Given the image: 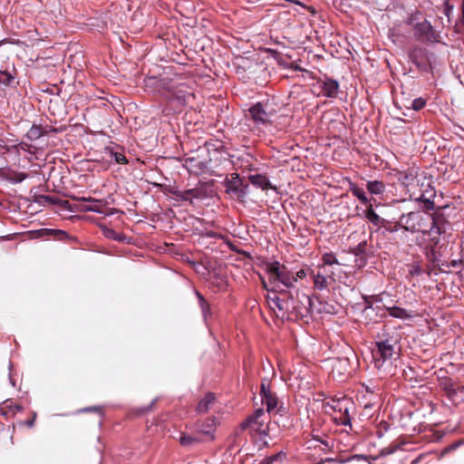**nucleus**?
Masks as SVG:
<instances>
[{
	"label": "nucleus",
	"instance_id": "nucleus-1",
	"mask_svg": "<svg viewBox=\"0 0 464 464\" xmlns=\"http://www.w3.org/2000/svg\"><path fill=\"white\" fill-rule=\"evenodd\" d=\"M266 302L277 318L287 321L309 320L311 296L298 289L267 294Z\"/></svg>",
	"mask_w": 464,
	"mask_h": 464
},
{
	"label": "nucleus",
	"instance_id": "nucleus-2",
	"mask_svg": "<svg viewBox=\"0 0 464 464\" xmlns=\"http://www.w3.org/2000/svg\"><path fill=\"white\" fill-rule=\"evenodd\" d=\"M419 12L409 15L406 20L408 25L412 26L415 39L420 43L435 44L440 42V35L431 25L430 22L424 19L419 22Z\"/></svg>",
	"mask_w": 464,
	"mask_h": 464
},
{
	"label": "nucleus",
	"instance_id": "nucleus-3",
	"mask_svg": "<svg viewBox=\"0 0 464 464\" xmlns=\"http://www.w3.org/2000/svg\"><path fill=\"white\" fill-rule=\"evenodd\" d=\"M310 278L314 283V289L324 291L328 289L332 281H338L339 284H343L345 287L347 274L344 272V276L343 278L341 276H335V271L330 270L326 266H317L310 270ZM337 289L341 290V285L337 286Z\"/></svg>",
	"mask_w": 464,
	"mask_h": 464
},
{
	"label": "nucleus",
	"instance_id": "nucleus-4",
	"mask_svg": "<svg viewBox=\"0 0 464 464\" xmlns=\"http://www.w3.org/2000/svg\"><path fill=\"white\" fill-rule=\"evenodd\" d=\"M397 341L390 335L382 334L375 341V347L372 349V358L376 368H381L383 363L392 359L395 354Z\"/></svg>",
	"mask_w": 464,
	"mask_h": 464
},
{
	"label": "nucleus",
	"instance_id": "nucleus-5",
	"mask_svg": "<svg viewBox=\"0 0 464 464\" xmlns=\"http://www.w3.org/2000/svg\"><path fill=\"white\" fill-rule=\"evenodd\" d=\"M424 219L425 215L420 210L409 211L400 216L399 226H401V229L412 234L416 232L424 233Z\"/></svg>",
	"mask_w": 464,
	"mask_h": 464
},
{
	"label": "nucleus",
	"instance_id": "nucleus-6",
	"mask_svg": "<svg viewBox=\"0 0 464 464\" xmlns=\"http://www.w3.org/2000/svg\"><path fill=\"white\" fill-rule=\"evenodd\" d=\"M297 281L294 273L287 269L286 266L270 282L273 285L271 289L267 287L266 283L264 281V287L268 291V294H279L280 290H292L294 284Z\"/></svg>",
	"mask_w": 464,
	"mask_h": 464
},
{
	"label": "nucleus",
	"instance_id": "nucleus-7",
	"mask_svg": "<svg viewBox=\"0 0 464 464\" xmlns=\"http://www.w3.org/2000/svg\"><path fill=\"white\" fill-rule=\"evenodd\" d=\"M410 61L420 70L429 72L431 70V60L434 54L428 49L415 45L408 52Z\"/></svg>",
	"mask_w": 464,
	"mask_h": 464
},
{
	"label": "nucleus",
	"instance_id": "nucleus-8",
	"mask_svg": "<svg viewBox=\"0 0 464 464\" xmlns=\"http://www.w3.org/2000/svg\"><path fill=\"white\" fill-rule=\"evenodd\" d=\"M272 113L267 111L262 102H256L246 111V118L252 121L259 130L271 125Z\"/></svg>",
	"mask_w": 464,
	"mask_h": 464
},
{
	"label": "nucleus",
	"instance_id": "nucleus-9",
	"mask_svg": "<svg viewBox=\"0 0 464 464\" xmlns=\"http://www.w3.org/2000/svg\"><path fill=\"white\" fill-rule=\"evenodd\" d=\"M160 87L166 90L164 96L167 100L176 102L178 105L185 106L194 98L192 92L184 87H169L166 80L160 81Z\"/></svg>",
	"mask_w": 464,
	"mask_h": 464
},
{
	"label": "nucleus",
	"instance_id": "nucleus-10",
	"mask_svg": "<svg viewBox=\"0 0 464 464\" xmlns=\"http://www.w3.org/2000/svg\"><path fill=\"white\" fill-rule=\"evenodd\" d=\"M226 192L243 201L247 195L248 185L244 183L238 173H232L224 180Z\"/></svg>",
	"mask_w": 464,
	"mask_h": 464
},
{
	"label": "nucleus",
	"instance_id": "nucleus-11",
	"mask_svg": "<svg viewBox=\"0 0 464 464\" xmlns=\"http://www.w3.org/2000/svg\"><path fill=\"white\" fill-rule=\"evenodd\" d=\"M264 409H256L251 415L247 416L244 421L241 422L240 427L242 430L250 429L258 432L262 436H267V430L264 429V420L261 418L264 416Z\"/></svg>",
	"mask_w": 464,
	"mask_h": 464
},
{
	"label": "nucleus",
	"instance_id": "nucleus-12",
	"mask_svg": "<svg viewBox=\"0 0 464 464\" xmlns=\"http://www.w3.org/2000/svg\"><path fill=\"white\" fill-rule=\"evenodd\" d=\"M431 226L428 230H424L423 234H428L430 237V240L437 245L440 241V236L446 232L447 219L441 214H434L430 216Z\"/></svg>",
	"mask_w": 464,
	"mask_h": 464
},
{
	"label": "nucleus",
	"instance_id": "nucleus-13",
	"mask_svg": "<svg viewBox=\"0 0 464 464\" xmlns=\"http://www.w3.org/2000/svg\"><path fill=\"white\" fill-rule=\"evenodd\" d=\"M357 402L364 409L372 408L378 401V394L368 385L359 384L355 395Z\"/></svg>",
	"mask_w": 464,
	"mask_h": 464
},
{
	"label": "nucleus",
	"instance_id": "nucleus-14",
	"mask_svg": "<svg viewBox=\"0 0 464 464\" xmlns=\"http://www.w3.org/2000/svg\"><path fill=\"white\" fill-rule=\"evenodd\" d=\"M315 87L321 90L323 96L335 98L339 92L340 85L336 80L324 75L316 80Z\"/></svg>",
	"mask_w": 464,
	"mask_h": 464
},
{
	"label": "nucleus",
	"instance_id": "nucleus-15",
	"mask_svg": "<svg viewBox=\"0 0 464 464\" xmlns=\"http://www.w3.org/2000/svg\"><path fill=\"white\" fill-rule=\"evenodd\" d=\"M211 158L208 160L198 158L188 157L185 160V166L188 170L195 175H201L209 172L212 169L210 165Z\"/></svg>",
	"mask_w": 464,
	"mask_h": 464
},
{
	"label": "nucleus",
	"instance_id": "nucleus-16",
	"mask_svg": "<svg viewBox=\"0 0 464 464\" xmlns=\"http://www.w3.org/2000/svg\"><path fill=\"white\" fill-rule=\"evenodd\" d=\"M367 244L365 241L361 242L357 245V246L351 250L350 254L354 256V266L357 268H361L366 265L368 255L366 253Z\"/></svg>",
	"mask_w": 464,
	"mask_h": 464
},
{
	"label": "nucleus",
	"instance_id": "nucleus-17",
	"mask_svg": "<svg viewBox=\"0 0 464 464\" xmlns=\"http://www.w3.org/2000/svg\"><path fill=\"white\" fill-rule=\"evenodd\" d=\"M216 419L209 417L205 419L203 421H199L197 424V430L206 436L210 437V440H214V432L216 430Z\"/></svg>",
	"mask_w": 464,
	"mask_h": 464
},
{
	"label": "nucleus",
	"instance_id": "nucleus-18",
	"mask_svg": "<svg viewBox=\"0 0 464 464\" xmlns=\"http://www.w3.org/2000/svg\"><path fill=\"white\" fill-rule=\"evenodd\" d=\"M248 179L251 182V184L257 188H261L263 190H267V189L276 190V187L274 186L270 182V180L268 179V178L266 175H263V174L249 175Z\"/></svg>",
	"mask_w": 464,
	"mask_h": 464
},
{
	"label": "nucleus",
	"instance_id": "nucleus-19",
	"mask_svg": "<svg viewBox=\"0 0 464 464\" xmlns=\"http://www.w3.org/2000/svg\"><path fill=\"white\" fill-rule=\"evenodd\" d=\"M330 314L331 307L327 304L323 303L318 297L311 296V309H309V319L314 314Z\"/></svg>",
	"mask_w": 464,
	"mask_h": 464
},
{
	"label": "nucleus",
	"instance_id": "nucleus-20",
	"mask_svg": "<svg viewBox=\"0 0 464 464\" xmlns=\"http://www.w3.org/2000/svg\"><path fill=\"white\" fill-rule=\"evenodd\" d=\"M334 411L343 412V415L340 417V424L343 426H348V405L346 403L345 398L339 399L337 401H333V405L331 406Z\"/></svg>",
	"mask_w": 464,
	"mask_h": 464
},
{
	"label": "nucleus",
	"instance_id": "nucleus-21",
	"mask_svg": "<svg viewBox=\"0 0 464 464\" xmlns=\"http://www.w3.org/2000/svg\"><path fill=\"white\" fill-rule=\"evenodd\" d=\"M195 295L198 301V305L201 310L203 320L205 324L208 325V319L212 317L210 304L198 291L195 290Z\"/></svg>",
	"mask_w": 464,
	"mask_h": 464
},
{
	"label": "nucleus",
	"instance_id": "nucleus-22",
	"mask_svg": "<svg viewBox=\"0 0 464 464\" xmlns=\"http://www.w3.org/2000/svg\"><path fill=\"white\" fill-rule=\"evenodd\" d=\"M321 266H326L330 270L335 271V276H337V273L343 271L342 264H340L336 256L331 253L323 256V264Z\"/></svg>",
	"mask_w": 464,
	"mask_h": 464
},
{
	"label": "nucleus",
	"instance_id": "nucleus-23",
	"mask_svg": "<svg viewBox=\"0 0 464 464\" xmlns=\"http://www.w3.org/2000/svg\"><path fill=\"white\" fill-rule=\"evenodd\" d=\"M364 214H365V218H367V220L372 225L374 226L377 230H380V227L382 226V224L383 223V220H384V218H382L381 216H379L372 208V204H370L369 206H367V208L366 210L364 211Z\"/></svg>",
	"mask_w": 464,
	"mask_h": 464
},
{
	"label": "nucleus",
	"instance_id": "nucleus-24",
	"mask_svg": "<svg viewBox=\"0 0 464 464\" xmlns=\"http://www.w3.org/2000/svg\"><path fill=\"white\" fill-rule=\"evenodd\" d=\"M266 271L269 274V283L284 269L285 266L281 265L278 261L264 262Z\"/></svg>",
	"mask_w": 464,
	"mask_h": 464
},
{
	"label": "nucleus",
	"instance_id": "nucleus-25",
	"mask_svg": "<svg viewBox=\"0 0 464 464\" xmlns=\"http://www.w3.org/2000/svg\"><path fill=\"white\" fill-rule=\"evenodd\" d=\"M216 397L213 392H208L204 398H202L196 408L197 412L204 413L208 411L210 405L214 402Z\"/></svg>",
	"mask_w": 464,
	"mask_h": 464
},
{
	"label": "nucleus",
	"instance_id": "nucleus-26",
	"mask_svg": "<svg viewBox=\"0 0 464 464\" xmlns=\"http://www.w3.org/2000/svg\"><path fill=\"white\" fill-rule=\"evenodd\" d=\"M448 399L455 405L464 401V385L456 383Z\"/></svg>",
	"mask_w": 464,
	"mask_h": 464
},
{
	"label": "nucleus",
	"instance_id": "nucleus-27",
	"mask_svg": "<svg viewBox=\"0 0 464 464\" xmlns=\"http://www.w3.org/2000/svg\"><path fill=\"white\" fill-rule=\"evenodd\" d=\"M46 134L47 130L41 125L33 124L30 130L26 132L25 137L28 140L34 141Z\"/></svg>",
	"mask_w": 464,
	"mask_h": 464
},
{
	"label": "nucleus",
	"instance_id": "nucleus-28",
	"mask_svg": "<svg viewBox=\"0 0 464 464\" xmlns=\"http://www.w3.org/2000/svg\"><path fill=\"white\" fill-rule=\"evenodd\" d=\"M350 191L353 193L354 197H356L362 204L367 205L369 202L367 193L363 189V188L359 187L358 185L350 181Z\"/></svg>",
	"mask_w": 464,
	"mask_h": 464
},
{
	"label": "nucleus",
	"instance_id": "nucleus-29",
	"mask_svg": "<svg viewBox=\"0 0 464 464\" xmlns=\"http://www.w3.org/2000/svg\"><path fill=\"white\" fill-rule=\"evenodd\" d=\"M262 403L266 407V411L272 413L277 407L278 401L275 393H270L261 398Z\"/></svg>",
	"mask_w": 464,
	"mask_h": 464
},
{
	"label": "nucleus",
	"instance_id": "nucleus-30",
	"mask_svg": "<svg viewBox=\"0 0 464 464\" xmlns=\"http://www.w3.org/2000/svg\"><path fill=\"white\" fill-rule=\"evenodd\" d=\"M367 189L372 195H382L385 191V185L382 181L370 180L367 182Z\"/></svg>",
	"mask_w": 464,
	"mask_h": 464
},
{
	"label": "nucleus",
	"instance_id": "nucleus-31",
	"mask_svg": "<svg viewBox=\"0 0 464 464\" xmlns=\"http://www.w3.org/2000/svg\"><path fill=\"white\" fill-rule=\"evenodd\" d=\"M204 146L209 155L211 154V152L219 153L224 151L223 142L218 140H207Z\"/></svg>",
	"mask_w": 464,
	"mask_h": 464
},
{
	"label": "nucleus",
	"instance_id": "nucleus-32",
	"mask_svg": "<svg viewBox=\"0 0 464 464\" xmlns=\"http://www.w3.org/2000/svg\"><path fill=\"white\" fill-rule=\"evenodd\" d=\"M380 229H382V233H395L401 229V226H399V220H388L384 218Z\"/></svg>",
	"mask_w": 464,
	"mask_h": 464
},
{
	"label": "nucleus",
	"instance_id": "nucleus-33",
	"mask_svg": "<svg viewBox=\"0 0 464 464\" xmlns=\"http://www.w3.org/2000/svg\"><path fill=\"white\" fill-rule=\"evenodd\" d=\"M105 151L111 156V159L117 163V164H127L128 160L125 157L123 151H118L114 150L113 148L107 147L105 149Z\"/></svg>",
	"mask_w": 464,
	"mask_h": 464
},
{
	"label": "nucleus",
	"instance_id": "nucleus-34",
	"mask_svg": "<svg viewBox=\"0 0 464 464\" xmlns=\"http://www.w3.org/2000/svg\"><path fill=\"white\" fill-rule=\"evenodd\" d=\"M455 384L456 382L450 377H443L439 381L440 388L445 392L448 398L452 393Z\"/></svg>",
	"mask_w": 464,
	"mask_h": 464
},
{
	"label": "nucleus",
	"instance_id": "nucleus-35",
	"mask_svg": "<svg viewBox=\"0 0 464 464\" xmlns=\"http://www.w3.org/2000/svg\"><path fill=\"white\" fill-rule=\"evenodd\" d=\"M187 194L189 196V203H193V199L202 200L207 198V192L203 188H194L187 189Z\"/></svg>",
	"mask_w": 464,
	"mask_h": 464
},
{
	"label": "nucleus",
	"instance_id": "nucleus-36",
	"mask_svg": "<svg viewBox=\"0 0 464 464\" xmlns=\"http://www.w3.org/2000/svg\"><path fill=\"white\" fill-rule=\"evenodd\" d=\"M389 314L394 318L405 319L411 316V313L408 312L406 309L393 306L388 307Z\"/></svg>",
	"mask_w": 464,
	"mask_h": 464
},
{
	"label": "nucleus",
	"instance_id": "nucleus-37",
	"mask_svg": "<svg viewBox=\"0 0 464 464\" xmlns=\"http://www.w3.org/2000/svg\"><path fill=\"white\" fill-rule=\"evenodd\" d=\"M14 81V75L7 71H0V84L11 86Z\"/></svg>",
	"mask_w": 464,
	"mask_h": 464
},
{
	"label": "nucleus",
	"instance_id": "nucleus-38",
	"mask_svg": "<svg viewBox=\"0 0 464 464\" xmlns=\"http://www.w3.org/2000/svg\"><path fill=\"white\" fill-rule=\"evenodd\" d=\"M200 441L201 440L198 438L193 437L190 435H186V434L180 436V439H179V443L184 447H189L194 444H198Z\"/></svg>",
	"mask_w": 464,
	"mask_h": 464
},
{
	"label": "nucleus",
	"instance_id": "nucleus-39",
	"mask_svg": "<svg viewBox=\"0 0 464 464\" xmlns=\"http://www.w3.org/2000/svg\"><path fill=\"white\" fill-rule=\"evenodd\" d=\"M169 192L178 201L189 202V196L187 194V189L179 190L178 188H172Z\"/></svg>",
	"mask_w": 464,
	"mask_h": 464
},
{
	"label": "nucleus",
	"instance_id": "nucleus-40",
	"mask_svg": "<svg viewBox=\"0 0 464 464\" xmlns=\"http://www.w3.org/2000/svg\"><path fill=\"white\" fill-rule=\"evenodd\" d=\"M79 209L83 212H94L98 214L104 213L102 208L97 205V203H94L93 205L81 204L79 206Z\"/></svg>",
	"mask_w": 464,
	"mask_h": 464
},
{
	"label": "nucleus",
	"instance_id": "nucleus-41",
	"mask_svg": "<svg viewBox=\"0 0 464 464\" xmlns=\"http://www.w3.org/2000/svg\"><path fill=\"white\" fill-rule=\"evenodd\" d=\"M285 454L283 451H280L276 454H274L270 457L263 459L260 464H275L276 461H281L285 458Z\"/></svg>",
	"mask_w": 464,
	"mask_h": 464
},
{
	"label": "nucleus",
	"instance_id": "nucleus-42",
	"mask_svg": "<svg viewBox=\"0 0 464 464\" xmlns=\"http://www.w3.org/2000/svg\"><path fill=\"white\" fill-rule=\"evenodd\" d=\"M414 176L412 173H407V172H400L398 176L399 181L401 182V184L408 186L411 181L414 179Z\"/></svg>",
	"mask_w": 464,
	"mask_h": 464
},
{
	"label": "nucleus",
	"instance_id": "nucleus-43",
	"mask_svg": "<svg viewBox=\"0 0 464 464\" xmlns=\"http://www.w3.org/2000/svg\"><path fill=\"white\" fill-rule=\"evenodd\" d=\"M333 5L334 8L340 13H348V4L345 2V0H334Z\"/></svg>",
	"mask_w": 464,
	"mask_h": 464
},
{
	"label": "nucleus",
	"instance_id": "nucleus-44",
	"mask_svg": "<svg viewBox=\"0 0 464 464\" xmlns=\"http://www.w3.org/2000/svg\"><path fill=\"white\" fill-rule=\"evenodd\" d=\"M423 273V270L419 263H412L409 267V275L411 276H419Z\"/></svg>",
	"mask_w": 464,
	"mask_h": 464
},
{
	"label": "nucleus",
	"instance_id": "nucleus-45",
	"mask_svg": "<svg viewBox=\"0 0 464 464\" xmlns=\"http://www.w3.org/2000/svg\"><path fill=\"white\" fill-rule=\"evenodd\" d=\"M272 393L269 386V381L268 379L265 378L261 382L260 385V396L261 398L265 397L266 395H268Z\"/></svg>",
	"mask_w": 464,
	"mask_h": 464
},
{
	"label": "nucleus",
	"instance_id": "nucleus-46",
	"mask_svg": "<svg viewBox=\"0 0 464 464\" xmlns=\"http://www.w3.org/2000/svg\"><path fill=\"white\" fill-rule=\"evenodd\" d=\"M426 105V100L423 98H416L411 102V108L414 111H420Z\"/></svg>",
	"mask_w": 464,
	"mask_h": 464
},
{
	"label": "nucleus",
	"instance_id": "nucleus-47",
	"mask_svg": "<svg viewBox=\"0 0 464 464\" xmlns=\"http://www.w3.org/2000/svg\"><path fill=\"white\" fill-rule=\"evenodd\" d=\"M47 204L54 205V206H61V205H67L69 202L67 200H62L59 198L50 196V199L47 200Z\"/></svg>",
	"mask_w": 464,
	"mask_h": 464
},
{
	"label": "nucleus",
	"instance_id": "nucleus-48",
	"mask_svg": "<svg viewBox=\"0 0 464 464\" xmlns=\"http://www.w3.org/2000/svg\"><path fill=\"white\" fill-rule=\"evenodd\" d=\"M395 450H396L395 448H385V449L382 450V451L378 457L371 458V459L372 461H376L382 456H387V455L393 453L395 451Z\"/></svg>",
	"mask_w": 464,
	"mask_h": 464
},
{
	"label": "nucleus",
	"instance_id": "nucleus-49",
	"mask_svg": "<svg viewBox=\"0 0 464 464\" xmlns=\"http://www.w3.org/2000/svg\"><path fill=\"white\" fill-rule=\"evenodd\" d=\"M48 199H50V195H38L35 197L34 202L41 206H45Z\"/></svg>",
	"mask_w": 464,
	"mask_h": 464
},
{
	"label": "nucleus",
	"instance_id": "nucleus-50",
	"mask_svg": "<svg viewBox=\"0 0 464 464\" xmlns=\"http://www.w3.org/2000/svg\"><path fill=\"white\" fill-rule=\"evenodd\" d=\"M31 147L32 146L30 144L24 142V141H21L13 146V148L15 149L16 150H24V151L30 150Z\"/></svg>",
	"mask_w": 464,
	"mask_h": 464
},
{
	"label": "nucleus",
	"instance_id": "nucleus-51",
	"mask_svg": "<svg viewBox=\"0 0 464 464\" xmlns=\"http://www.w3.org/2000/svg\"><path fill=\"white\" fill-rule=\"evenodd\" d=\"M310 270H312V268H307V269H300L299 271H297L295 275V277H297V280L298 279H303L304 277H305L306 276H310Z\"/></svg>",
	"mask_w": 464,
	"mask_h": 464
},
{
	"label": "nucleus",
	"instance_id": "nucleus-52",
	"mask_svg": "<svg viewBox=\"0 0 464 464\" xmlns=\"http://www.w3.org/2000/svg\"><path fill=\"white\" fill-rule=\"evenodd\" d=\"M5 408H8L10 411L15 410L17 411H21L23 407L19 404H13L9 400L5 401Z\"/></svg>",
	"mask_w": 464,
	"mask_h": 464
},
{
	"label": "nucleus",
	"instance_id": "nucleus-53",
	"mask_svg": "<svg viewBox=\"0 0 464 464\" xmlns=\"http://www.w3.org/2000/svg\"><path fill=\"white\" fill-rule=\"evenodd\" d=\"M434 207H435L434 201L431 200L430 198H427V199L423 200L422 208L424 209L432 210V209H434Z\"/></svg>",
	"mask_w": 464,
	"mask_h": 464
},
{
	"label": "nucleus",
	"instance_id": "nucleus-54",
	"mask_svg": "<svg viewBox=\"0 0 464 464\" xmlns=\"http://www.w3.org/2000/svg\"><path fill=\"white\" fill-rule=\"evenodd\" d=\"M362 315L365 317L371 316V314L374 312V309L372 305L363 304Z\"/></svg>",
	"mask_w": 464,
	"mask_h": 464
},
{
	"label": "nucleus",
	"instance_id": "nucleus-55",
	"mask_svg": "<svg viewBox=\"0 0 464 464\" xmlns=\"http://www.w3.org/2000/svg\"><path fill=\"white\" fill-rule=\"evenodd\" d=\"M463 266V261L462 259H452L450 262V267H453V268H461Z\"/></svg>",
	"mask_w": 464,
	"mask_h": 464
},
{
	"label": "nucleus",
	"instance_id": "nucleus-56",
	"mask_svg": "<svg viewBox=\"0 0 464 464\" xmlns=\"http://www.w3.org/2000/svg\"><path fill=\"white\" fill-rule=\"evenodd\" d=\"M77 200L80 202H92V203H100L102 201L101 199L94 198L92 197H88V198L82 197V198H78Z\"/></svg>",
	"mask_w": 464,
	"mask_h": 464
},
{
	"label": "nucleus",
	"instance_id": "nucleus-57",
	"mask_svg": "<svg viewBox=\"0 0 464 464\" xmlns=\"http://www.w3.org/2000/svg\"><path fill=\"white\" fill-rule=\"evenodd\" d=\"M155 402H156V399H155V400H153V401L150 403V405H149V406L139 409V410H138V413H139V414H144V413H147L148 411H150L152 409V407H153V405L155 404Z\"/></svg>",
	"mask_w": 464,
	"mask_h": 464
},
{
	"label": "nucleus",
	"instance_id": "nucleus-58",
	"mask_svg": "<svg viewBox=\"0 0 464 464\" xmlns=\"http://www.w3.org/2000/svg\"><path fill=\"white\" fill-rule=\"evenodd\" d=\"M107 237H111L114 240L117 241H122V238L124 237L123 235L116 234L113 230H110L107 234Z\"/></svg>",
	"mask_w": 464,
	"mask_h": 464
},
{
	"label": "nucleus",
	"instance_id": "nucleus-59",
	"mask_svg": "<svg viewBox=\"0 0 464 464\" xmlns=\"http://www.w3.org/2000/svg\"><path fill=\"white\" fill-rule=\"evenodd\" d=\"M36 419V412L34 411L32 413V419L27 420L24 424L28 426L29 428H32L34 425V420Z\"/></svg>",
	"mask_w": 464,
	"mask_h": 464
},
{
	"label": "nucleus",
	"instance_id": "nucleus-60",
	"mask_svg": "<svg viewBox=\"0 0 464 464\" xmlns=\"http://www.w3.org/2000/svg\"><path fill=\"white\" fill-rule=\"evenodd\" d=\"M80 412H90V411H99L101 412V410L99 407H86L79 411Z\"/></svg>",
	"mask_w": 464,
	"mask_h": 464
},
{
	"label": "nucleus",
	"instance_id": "nucleus-61",
	"mask_svg": "<svg viewBox=\"0 0 464 464\" xmlns=\"http://www.w3.org/2000/svg\"><path fill=\"white\" fill-rule=\"evenodd\" d=\"M216 279L218 280V285H219V287L222 288L226 285L227 282H226V279L224 276H221L219 275H216L215 276Z\"/></svg>",
	"mask_w": 464,
	"mask_h": 464
},
{
	"label": "nucleus",
	"instance_id": "nucleus-62",
	"mask_svg": "<svg viewBox=\"0 0 464 464\" xmlns=\"http://www.w3.org/2000/svg\"><path fill=\"white\" fill-rule=\"evenodd\" d=\"M43 233L45 235L57 234V233L65 234V232L63 230H54V229H47V228L44 229Z\"/></svg>",
	"mask_w": 464,
	"mask_h": 464
},
{
	"label": "nucleus",
	"instance_id": "nucleus-63",
	"mask_svg": "<svg viewBox=\"0 0 464 464\" xmlns=\"http://www.w3.org/2000/svg\"><path fill=\"white\" fill-rule=\"evenodd\" d=\"M461 444V441H457V442H454L452 444H450V446L447 447V450H456L459 445Z\"/></svg>",
	"mask_w": 464,
	"mask_h": 464
},
{
	"label": "nucleus",
	"instance_id": "nucleus-64",
	"mask_svg": "<svg viewBox=\"0 0 464 464\" xmlns=\"http://www.w3.org/2000/svg\"><path fill=\"white\" fill-rule=\"evenodd\" d=\"M275 411H276V413H277V414H279V415L283 416V415L285 414V408L284 406H282V405H281V406H280V407H278V408L276 407V409Z\"/></svg>",
	"mask_w": 464,
	"mask_h": 464
}]
</instances>
